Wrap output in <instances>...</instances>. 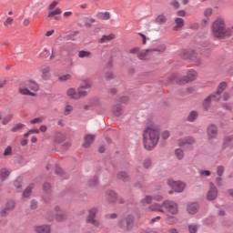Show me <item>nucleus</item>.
I'll use <instances>...</instances> for the list:
<instances>
[{"mask_svg": "<svg viewBox=\"0 0 233 233\" xmlns=\"http://www.w3.org/2000/svg\"><path fill=\"white\" fill-rule=\"evenodd\" d=\"M159 132L161 128L156 124H151L143 132V143L146 150H153L159 142Z\"/></svg>", "mask_w": 233, "mask_h": 233, "instance_id": "nucleus-1", "label": "nucleus"}, {"mask_svg": "<svg viewBox=\"0 0 233 233\" xmlns=\"http://www.w3.org/2000/svg\"><path fill=\"white\" fill-rule=\"evenodd\" d=\"M212 34L218 39H223V37H230L233 35V26L225 27V20L223 18L217 19L211 27Z\"/></svg>", "mask_w": 233, "mask_h": 233, "instance_id": "nucleus-2", "label": "nucleus"}, {"mask_svg": "<svg viewBox=\"0 0 233 233\" xmlns=\"http://www.w3.org/2000/svg\"><path fill=\"white\" fill-rule=\"evenodd\" d=\"M178 56L185 61H193L196 63L197 66L201 65V57L192 49H180L178 51Z\"/></svg>", "mask_w": 233, "mask_h": 233, "instance_id": "nucleus-3", "label": "nucleus"}, {"mask_svg": "<svg viewBox=\"0 0 233 233\" xmlns=\"http://www.w3.org/2000/svg\"><path fill=\"white\" fill-rule=\"evenodd\" d=\"M39 90V86L34 81H26L19 87V93L22 96H35V92Z\"/></svg>", "mask_w": 233, "mask_h": 233, "instance_id": "nucleus-4", "label": "nucleus"}, {"mask_svg": "<svg viewBox=\"0 0 233 233\" xmlns=\"http://www.w3.org/2000/svg\"><path fill=\"white\" fill-rule=\"evenodd\" d=\"M167 50V46L165 44H160L155 48L147 49L140 51L138 54V59L141 61H145L147 59H150V57H153L155 52H159V54L165 53Z\"/></svg>", "mask_w": 233, "mask_h": 233, "instance_id": "nucleus-5", "label": "nucleus"}, {"mask_svg": "<svg viewBox=\"0 0 233 233\" xmlns=\"http://www.w3.org/2000/svg\"><path fill=\"white\" fill-rule=\"evenodd\" d=\"M167 185L168 187H170V188H172L171 190L168 191V194L170 195L174 194V192H177L179 194L183 192V190H185V187H187L185 182L175 181L172 179L167 180Z\"/></svg>", "mask_w": 233, "mask_h": 233, "instance_id": "nucleus-6", "label": "nucleus"}, {"mask_svg": "<svg viewBox=\"0 0 233 233\" xmlns=\"http://www.w3.org/2000/svg\"><path fill=\"white\" fill-rule=\"evenodd\" d=\"M118 227L124 230H132L134 228V216L127 215L118 221Z\"/></svg>", "mask_w": 233, "mask_h": 233, "instance_id": "nucleus-7", "label": "nucleus"}, {"mask_svg": "<svg viewBox=\"0 0 233 233\" xmlns=\"http://www.w3.org/2000/svg\"><path fill=\"white\" fill-rule=\"evenodd\" d=\"M164 208L171 214L172 216H176L179 212V208L177 207V203L172 200H165L163 202Z\"/></svg>", "mask_w": 233, "mask_h": 233, "instance_id": "nucleus-8", "label": "nucleus"}, {"mask_svg": "<svg viewBox=\"0 0 233 233\" xmlns=\"http://www.w3.org/2000/svg\"><path fill=\"white\" fill-rule=\"evenodd\" d=\"M90 88H92V82L88 80L85 81L84 84L76 89L78 93V99L86 97L90 93Z\"/></svg>", "mask_w": 233, "mask_h": 233, "instance_id": "nucleus-9", "label": "nucleus"}, {"mask_svg": "<svg viewBox=\"0 0 233 233\" xmlns=\"http://www.w3.org/2000/svg\"><path fill=\"white\" fill-rule=\"evenodd\" d=\"M198 78V72L194 69H190L187 71V74L186 76H182L179 80L178 83L180 85H186V83H192V81H196Z\"/></svg>", "mask_w": 233, "mask_h": 233, "instance_id": "nucleus-10", "label": "nucleus"}, {"mask_svg": "<svg viewBox=\"0 0 233 233\" xmlns=\"http://www.w3.org/2000/svg\"><path fill=\"white\" fill-rule=\"evenodd\" d=\"M96 214H97V208H92L91 209H89L86 222L92 223L94 227H100L101 223H99V220L96 219Z\"/></svg>", "mask_w": 233, "mask_h": 233, "instance_id": "nucleus-11", "label": "nucleus"}, {"mask_svg": "<svg viewBox=\"0 0 233 233\" xmlns=\"http://www.w3.org/2000/svg\"><path fill=\"white\" fill-rule=\"evenodd\" d=\"M212 101H219V96H216L214 93L208 96L202 103L204 110L208 111V109L210 108V105L212 104Z\"/></svg>", "mask_w": 233, "mask_h": 233, "instance_id": "nucleus-12", "label": "nucleus"}, {"mask_svg": "<svg viewBox=\"0 0 233 233\" xmlns=\"http://www.w3.org/2000/svg\"><path fill=\"white\" fill-rule=\"evenodd\" d=\"M194 143H196V139H194L192 137L179 138L177 141L178 146L182 147L183 148H188V147H192Z\"/></svg>", "mask_w": 233, "mask_h": 233, "instance_id": "nucleus-13", "label": "nucleus"}, {"mask_svg": "<svg viewBox=\"0 0 233 233\" xmlns=\"http://www.w3.org/2000/svg\"><path fill=\"white\" fill-rule=\"evenodd\" d=\"M208 139H218V126L210 124L207 128Z\"/></svg>", "mask_w": 233, "mask_h": 233, "instance_id": "nucleus-14", "label": "nucleus"}, {"mask_svg": "<svg viewBox=\"0 0 233 233\" xmlns=\"http://www.w3.org/2000/svg\"><path fill=\"white\" fill-rule=\"evenodd\" d=\"M218 198V187H216V185L214 183H209V189L208 191L207 199L208 201H214Z\"/></svg>", "mask_w": 233, "mask_h": 233, "instance_id": "nucleus-15", "label": "nucleus"}, {"mask_svg": "<svg viewBox=\"0 0 233 233\" xmlns=\"http://www.w3.org/2000/svg\"><path fill=\"white\" fill-rule=\"evenodd\" d=\"M96 141V135L87 134L84 137V148H89L90 145Z\"/></svg>", "mask_w": 233, "mask_h": 233, "instance_id": "nucleus-16", "label": "nucleus"}, {"mask_svg": "<svg viewBox=\"0 0 233 233\" xmlns=\"http://www.w3.org/2000/svg\"><path fill=\"white\" fill-rule=\"evenodd\" d=\"M187 211L188 214H198V212H199V204H198V202H191L187 204Z\"/></svg>", "mask_w": 233, "mask_h": 233, "instance_id": "nucleus-17", "label": "nucleus"}, {"mask_svg": "<svg viewBox=\"0 0 233 233\" xmlns=\"http://www.w3.org/2000/svg\"><path fill=\"white\" fill-rule=\"evenodd\" d=\"M66 96L69 99H74L75 101H78L79 99L77 89L74 87H70L66 90Z\"/></svg>", "mask_w": 233, "mask_h": 233, "instance_id": "nucleus-18", "label": "nucleus"}, {"mask_svg": "<svg viewBox=\"0 0 233 233\" xmlns=\"http://www.w3.org/2000/svg\"><path fill=\"white\" fill-rule=\"evenodd\" d=\"M35 232L36 233H50V226L42 225V226H35Z\"/></svg>", "mask_w": 233, "mask_h": 233, "instance_id": "nucleus-19", "label": "nucleus"}, {"mask_svg": "<svg viewBox=\"0 0 233 233\" xmlns=\"http://www.w3.org/2000/svg\"><path fill=\"white\" fill-rule=\"evenodd\" d=\"M106 196L109 203H116L117 201V193L110 189L106 191Z\"/></svg>", "mask_w": 233, "mask_h": 233, "instance_id": "nucleus-20", "label": "nucleus"}, {"mask_svg": "<svg viewBox=\"0 0 233 233\" xmlns=\"http://www.w3.org/2000/svg\"><path fill=\"white\" fill-rule=\"evenodd\" d=\"M225 88H227V84L226 82H221L218 86V89L215 93H213L216 96H218V99H221V94H223V92H225Z\"/></svg>", "mask_w": 233, "mask_h": 233, "instance_id": "nucleus-21", "label": "nucleus"}, {"mask_svg": "<svg viewBox=\"0 0 233 233\" xmlns=\"http://www.w3.org/2000/svg\"><path fill=\"white\" fill-rule=\"evenodd\" d=\"M163 208H164L163 202L162 204L155 203L149 206V210H151V212H165V209Z\"/></svg>", "mask_w": 233, "mask_h": 233, "instance_id": "nucleus-22", "label": "nucleus"}, {"mask_svg": "<svg viewBox=\"0 0 233 233\" xmlns=\"http://www.w3.org/2000/svg\"><path fill=\"white\" fill-rule=\"evenodd\" d=\"M112 112L116 117H119L123 115V106L121 105H115L112 107Z\"/></svg>", "mask_w": 233, "mask_h": 233, "instance_id": "nucleus-23", "label": "nucleus"}, {"mask_svg": "<svg viewBox=\"0 0 233 233\" xmlns=\"http://www.w3.org/2000/svg\"><path fill=\"white\" fill-rule=\"evenodd\" d=\"M116 177L117 179H120V181H124V183L130 181V176H128V173L125 171L117 173Z\"/></svg>", "mask_w": 233, "mask_h": 233, "instance_id": "nucleus-24", "label": "nucleus"}, {"mask_svg": "<svg viewBox=\"0 0 233 233\" xmlns=\"http://www.w3.org/2000/svg\"><path fill=\"white\" fill-rule=\"evenodd\" d=\"M96 17L97 19H101L102 21H108L110 19L111 15L110 12L106 11V12H98L96 13Z\"/></svg>", "mask_w": 233, "mask_h": 233, "instance_id": "nucleus-25", "label": "nucleus"}, {"mask_svg": "<svg viewBox=\"0 0 233 233\" xmlns=\"http://www.w3.org/2000/svg\"><path fill=\"white\" fill-rule=\"evenodd\" d=\"M41 72H42L43 79H46V80L50 79V66H43Z\"/></svg>", "mask_w": 233, "mask_h": 233, "instance_id": "nucleus-26", "label": "nucleus"}, {"mask_svg": "<svg viewBox=\"0 0 233 233\" xmlns=\"http://www.w3.org/2000/svg\"><path fill=\"white\" fill-rule=\"evenodd\" d=\"M175 23H176V25L173 27V30L175 32H177V30H179V28H183V26L185 25V20H183V18L177 17L175 19Z\"/></svg>", "mask_w": 233, "mask_h": 233, "instance_id": "nucleus-27", "label": "nucleus"}, {"mask_svg": "<svg viewBox=\"0 0 233 233\" xmlns=\"http://www.w3.org/2000/svg\"><path fill=\"white\" fill-rule=\"evenodd\" d=\"M78 57L80 59H90V57H92V52L86 51V50H80L78 52Z\"/></svg>", "mask_w": 233, "mask_h": 233, "instance_id": "nucleus-28", "label": "nucleus"}, {"mask_svg": "<svg viewBox=\"0 0 233 233\" xmlns=\"http://www.w3.org/2000/svg\"><path fill=\"white\" fill-rule=\"evenodd\" d=\"M9 176H10V171H8V169L4 167L0 170V179H1V181H6V179H8Z\"/></svg>", "mask_w": 233, "mask_h": 233, "instance_id": "nucleus-29", "label": "nucleus"}, {"mask_svg": "<svg viewBox=\"0 0 233 233\" xmlns=\"http://www.w3.org/2000/svg\"><path fill=\"white\" fill-rule=\"evenodd\" d=\"M198 116H199L198 111H191V112H189L187 119V121H189V123H194V121H196V119H198Z\"/></svg>", "mask_w": 233, "mask_h": 233, "instance_id": "nucleus-30", "label": "nucleus"}, {"mask_svg": "<svg viewBox=\"0 0 233 233\" xmlns=\"http://www.w3.org/2000/svg\"><path fill=\"white\" fill-rule=\"evenodd\" d=\"M14 186L15 187V188L18 192H22L23 191V178H21V177L16 178V180L14 183Z\"/></svg>", "mask_w": 233, "mask_h": 233, "instance_id": "nucleus-31", "label": "nucleus"}, {"mask_svg": "<svg viewBox=\"0 0 233 233\" xmlns=\"http://www.w3.org/2000/svg\"><path fill=\"white\" fill-rule=\"evenodd\" d=\"M166 222L167 225H174L177 223V218H176L174 215H167Z\"/></svg>", "mask_w": 233, "mask_h": 233, "instance_id": "nucleus-32", "label": "nucleus"}, {"mask_svg": "<svg viewBox=\"0 0 233 233\" xmlns=\"http://www.w3.org/2000/svg\"><path fill=\"white\" fill-rule=\"evenodd\" d=\"M156 23L157 25H165V23H167V16L163 14L158 15L156 18Z\"/></svg>", "mask_w": 233, "mask_h": 233, "instance_id": "nucleus-33", "label": "nucleus"}, {"mask_svg": "<svg viewBox=\"0 0 233 233\" xmlns=\"http://www.w3.org/2000/svg\"><path fill=\"white\" fill-rule=\"evenodd\" d=\"M34 185L28 186L23 192V198H30Z\"/></svg>", "mask_w": 233, "mask_h": 233, "instance_id": "nucleus-34", "label": "nucleus"}, {"mask_svg": "<svg viewBox=\"0 0 233 233\" xmlns=\"http://www.w3.org/2000/svg\"><path fill=\"white\" fill-rule=\"evenodd\" d=\"M93 106H97V102L96 99H91L88 104L84 106V110H90Z\"/></svg>", "mask_w": 233, "mask_h": 233, "instance_id": "nucleus-35", "label": "nucleus"}, {"mask_svg": "<svg viewBox=\"0 0 233 233\" xmlns=\"http://www.w3.org/2000/svg\"><path fill=\"white\" fill-rule=\"evenodd\" d=\"M114 39V34L110 35H102L101 39L99 40V43H106L107 41H112Z\"/></svg>", "mask_w": 233, "mask_h": 233, "instance_id": "nucleus-36", "label": "nucleus"}, {"mask_svg": "<svg viewBox=\"0 0 233 233\" xmlns=\"http://www.w3.org/2000/svg\"><path fill=\"white\" fill-rule=\"evenodd\" d=\"M233 137H226L224 138V147H230L231 148H233V142H232Z\"/></svg>", "mask_w": 233, "mask_h": 233, "instance_id": "nucleus-37", "label": "nucleus"}, {"mask_svg": "<svg viewBox=\"0 0 233 233\" xmlns=\"http://www.w3.org/2000/svg\"><path fill=\"white\" fill-rule=\"evenodd\" d=\"M87 185L88 187H97V185H99V178L97 177H94L88 181Z\"/></svg>", "mask_w": 233, "mask_h": 233, "instance_id": "nucleus-38", "label": "nucleus"}, {"mask_svg": "<svg viewBox=\"0 0 233 233\" xmlns=\"http://www.w3.org/2000/svg\"><path fill=\"white\" fill-rule=\"evenodd\" d=\"M23 128H25V124L17 123L11 128V132H19V130H23Z\"/></svg>", "mask_w": 233, "mask_h": 233, "instance_id": "nucleus-39", "label": "nucleus"}, {"mask_svg": "<svg viewBox=\"0 0 233 233\" xmlns=\"http://www.w3.org/2000/svg\"><path fill=\"white\" fill-rule=\"evenodd\" d=\"M5 208H7V210H10L12 212V210H14V208H15V201H14V200L7 201L5 203Z\"/></svg>", "mask_w": 233, "mask_h": 233, "instance_id": "nucleus-40", "label": "nucleus"}, {"mask_svg": "<svg viewBox=\"0 0 233 233\" xmlns=\"http://www.w3.org/2000/svg\"><path fill=\"white\" fill-rule=\"evenodd\" d=\"M175 155H176V157L177 159H179V161H181V159H183V157H185V153L183 152V149H181V148L176 149Z\"/></svg>", "mask_w": 233, "mask_h": 233, "instance_id": "nucleus-41", "label": "nucleus"}, {"mask_svg": "<svg viewBox=\"0 0 233 233\" xmlns=\"http://www.w3.org/2000/svg\"><path fill=\"white\" fill-rule=\"evenodd\" d=\"M198 228H199V225H198V224H189L188 225V232L189 233L198 232Z\"/></svg>", "mask_w": 233, "mask_h": 233, "instance_id": "nucleus-42", "label": "nucleus"}, {"mask_svg": "<svg viewBox=\"0 0 233 233\" xmlns=\"http://www.w3.org/2000/svg\"><path fill=\"white\" fill-rule=\"evenodd\" d=\"M96 23V18H86V22H85V26L86 28H92V25Z\"/></svg>", "mask_w": 233, "mask_h": 233, "instance_id": "nucleus-43", "label": "nucleus"}, {"mask_svg": "<svg viewBox=\"0 0 233 233\" xmlns=\"http://www.w3.org/2000/svg\"><path fill=\"white\" fill-rule=\"evenodd\" d=\"M43 190L46 194H50V192H52V186L50 185V183H44Z\"/></svg>", "mask_w": 233, "mask_h": 233, "instance_id": "nucleus-44", "label": "nucleus"}, {"mask_svg": "<svg viewBox=\"0 0 233 233\" xmlns=\"http://www.w3.org/2000/svg\"><path fill=\"white\" fill-rule=\"evenodd\" d=\"M74 112V106L67 105L64 109V116H70Z\"/></svg>", "mask_w": 233, "mask_h": 233, "instance_id": "nucleus-45", "label": "nucleus"}, {"mask_svg": "<svg viewBox=\"0 0 233 233\" xmlns=\"http://www.w3.org/2000/svg\"><path fill=\"white\" fill-rule=\"evenodd\" d=\"M45 121V116L35 117L30 120L31 125H37L39 123H43Z\"/></svg>", "mask_w": 233, "mask_h": 233, "instance_id": "nucleus-46", "label": "nucleus"}, {"mask_svg": "<svg viewBox=\"0 0 233 233\" xmlns=\"http://www.w3.org/2000/svg\"><path fill=\"white\" fill-rule=\"evenodd\" d=\"M65 139H66L65 135H63L62 133H57L56 136L55 141L56 143H63Z\"/></svg>", "mask_w": 233, "mask_h": 233, "instance_id": "nucleus-47", "label": "nucleus"}, {"mask_svg": "<svg viewBox=\"0 0 233 233\" xmlns=\"http://www.w3.org/2000/svg\"><path fill=\"white\" fill-rule=\"evenodd\" d=\"M70 79H72V75L70 74H66V75H61L58 77V80L65 82V81H70Z\"/></svg>", "mask_w": 233, "mask_h": 233, "instance_id": "nucleus-48", "label": "nucleus"}, {"mask_svg": "<svg viewBox=\"0 0 233 233\" xmlns=\"http://www.w3.org/2000/svg\"><path fill=\"white\" fill-rule=\"evenodd\" d=\"M200 177H210L212 173L209 170H200L198 172Z\"/></svg>", "mask_w": 233, "mask_h": 233, "instance_id": "nucleus-49", "label": "nucleus"}, {"mask_svg": "<svg viewBox=\"0 0 233 233\" xmlns=\"http://www.w3.org/2000/svg\"><path fill=\"white\" fill-rule=\"evenodd\" d=\"M62 13L63 11L61 10V8L57 7L56 9H55L54 11L48 14V17H54V15H59V14H62Z\"/></svg>", "mask_w": 233, "mask_h": 233, "instance_id": "nucleus-50", "label": "nucleus"}, {"mask_svg": "<svg viewBox=\"0 0 233 233\" xmlns=\"http://www.w3.org/2000/svg\"><path fill=\"white\" fill-rule=\"evenodd\" d=\"M153 199L154 198H152V196H146V198L142 200V205H150Z\"/></svg>", "mask_w": 233, "mask_h": 233, "instance_id": "nucleus-51", "label": "nucleus"}, {"mask_svg": "<svg viewBox=\"0 0 233 233\" xmlns=\"http://www.w3.org/2000/svg\"><path fill=\"white\" fill-rule=\"evenodd\" d=\"M223 174H225V167L223 166L217 167V176H218V177H221Z\"/></svg>", "mask_w": 233, "mask_h": 233, "instance_id": "nucleus-52", "label": "nucleus"}, {"mask_svg": "<svg viewBox=\"0 0 233 233\" xmlns=\"http://www.w3.org/2000/svg\"><path fill=\"white\" fill-rule=\"evenodd\" d=\"M143 167H144V168H150V167H152V159H150V158L144 159Z\"/></svg>", "mask_w": 233, "mask_h": 233, "instance_id": "nucleus-53", "label": "nucleus"}, {"mask_svg": "<svg viewBox=\"0 0 233 233\" xmlns=\"http://www.w3.org/2000/svg\"><path fill=\"white\" fill-rule=\"evenodd\" d=\"M66 218V214L65 212L56 214V221H65Z\"/></svg>", "mask_w": 233, "mask_h": 233, "instance_id": "nucleus-54", "label": "nucleus"}, {"mask_svg": "<svg viewBox=\"0 0 233 233\" xmlns=\"http://www.w3.org/2000/svg\"><path fill=\"white\" fill-rule=\"evenodd\" d=\"M10 210L8 208H6L5 207H4L0 212V216H2V218H6V216H8V214H10Z\"/></svg>", "mask_w": 233, "mask_h": 233, "instance_id": "nucleus-55", "label": "nucleus"}, {"mask_svg": "<svg viewBox=\"0 0 233 233\" xmlns=\"http://www.w3.org/2000/svg\"><path fill=\"white\" fill-rule=\"evenodd\" d=\"M161 137H162V139H164V140L168 139V137H170V131H168V130H164V131L161 133Z\"/></svg>", "mask_w": 233, "mask_h": 233, "instance_id": "nucleus-56", "label": "nucleus"}, {"mask_svg": "<svg viewBox=\"0 0 233 233\" xmlns=\"http://www.w3.org/2000/svg\"><path fill=\"white\" fill-rule=\"evenodd\" d=\"M4 156H12V147H7L4 151Z\"/></svg>", "mask_w": 233, "mask_h": 233, "instance_id": "nucleus-57", "label": "nucleus"}, {"mask_svg": "<svg viewBox=\"0 0 233 233\" xmlns=\"http://www.w3.org/2000/svg\"><path fill=\"white\" fill-rule=\"evenodd\" d=\"M205 17H210L212 15V8L208 7L204 11Z\"/></svg>", "mask_w": 233, "mask_h": 233, "instance_id": "nucleus-58", "label": "nucleus"}, {"mask_svg": "<svg viewBox=\"0 0 233 233\" xmlns=\"http://www.w3.org/2000/svg\"><path fill=\"white\" fill-rule=\"evenodd\" d=\"M10 121H12V115H8L7 116H5L3 120V125H8V123H10Z\"/></svg>", "mask_w": 233, "mask_h": 233, "instance_id": "nucleus-59", "label": "nucleus"}, {"mask_svg": "<svg viewBox=\"0 0 233 233\" xmlns=\"http://www.w3.org/2000/svg\"><path fill=\"white\" fill-rule=\"evenodd\" d=\"M106 79H114V77H116V76L114 75L113 72H107L105 75Z\"/></svg>", "mask_w": 233, "mask_h": 233, "instance_id": "nucleus-60", "label": "nucleus"}, {"mask_svg": "<svg viewBox=\"0 0 233 233\" xmlns=\"http://www.w3.org/2000/svg\"><path fill=\"white\" fill-rule=\"evenodd\" d=\"M30 208L32 210H35L37 208V200H32L30 204Z\"/></svg>", "mask_w": 233, "mask_h": 233, "instance_id": "nucleus-61", "label": "nucleus"}, {"mask_svg": "<svg viewBox=\"0 0 233 233\" xmlns=\"http://www.w3.org/2000/svg\"><path fill=\"white\" fill-rule=\"evenodd\" d=\"M170 5L173 8H179V2H177V0H173L170 2Z\"/></svg>", "mask_w": 233, "mask_h": 233, "instance_id": "nucleus-62", "label": "nucleus"}, {"mask_svg": "<svg viewBox=\"0 0 233 233\" xmlns=\"http://www.w3.org/2000/svg\"><path fill=\"white\" fill-rule=\"evenodd\" d=\"M200 48L202 50H210V46H208V42H204Z\"/></svg>", "mask_w": 233, "mask_h": 233, "instance_id": "nucleus-63", "label": "nucleus"}, {"mask_svg": "<svg viewBox=\"0 0 233 233\" xmlns=\"http://www.w3.org/2000/svg\"><path fill=\"white\" fill-rule=\"evenodd\" d=\"M48 52H50L47 48H45L44 51L41 53L40 57H48Z\"/></svg>", "mask_w": 233, "mask_h": 233, "instance_id": "nucleus-64", "label": "nucleus"}]
</instances>
